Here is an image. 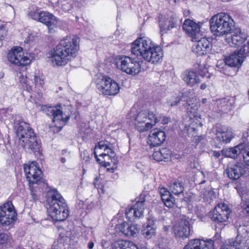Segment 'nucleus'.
<instances>
[{"mask_svg": "<svg viewBox=\"0 0 249 249\" xmlns=\"http://www.w3.org/2000/svg\"><path fill=\"white\" fill-rule=\"evenodd\" d=\"M235 249H249V233L245 231L238 234L234 241H231Z\"/></svg>", "mask_w": 249, "mask_h": 249, "instance_id": "b1692460", "label": "nucleus"}, {"mask_svg": "<svg viewBox=\"0 0 249 249\" xmlns=\"http://www.w3.org/2000/svg\"><path fill=\"white\" fill-rule=\"evenodd\" d=\"M7 57L10 63L18 66H26L31 62L30 58L22 52L20 47L11 50Z\"/></svg>", "mask_w": 249, "mask_h": 249, "instance_id": "4468645a", "label": "nucleus"}, {"mask_svg": "<svg viewBox=\"0 0 249 249\" xmlns=\"http://www.w3.org/2000/svg\"><path fill=\"white\" fill-rule=\"evenodd\" d=\"M159 23L160 33L162 35L174 28H177L180 25L181 21L175 13L170 12L161 18Z\"/></svg>", "mask_w": 249, "mask_h": 249, "instance_id": "f8f14e48", "label": "nucleus"}, {"mask_svg": "<svg viewBox=\"0 0 249 249\" xmlns=\"http://www.w3.org/2000/svg\"><path fill=\"white\" fill-rule=\"evenodd\" d=\"M210 28L216 36L231 34L234 27V21L227 13L221 12L213 16L210 19Z\"/></svg>", "mask_w": 249, "mask_h": 249, "instance_id": "20e7f679", "label": "nucleus"}, {"mask_svg": "<svg viewBox=\"0 0 249 249\" xmlns=\"http://www.w3.org/2000/svg\"><path fill=\"white\" fill-rule=\"evenodd\" d=\"M166 135L163 131L155 128L150 131L147 142L152 146L160 145L165 140Z\"/></svg>", "mask_w": 249, "mask_h": 249, "instance_id": "aec40b11", "label": "nucleus"}, {"mask_svg": "<svg viewBox=\"0 0 249 249\" xmlns=\"http://www.w3.org/2000/svg\"><path fill=\"white\" fill-rule=\"evenodd\" d=\"M171 193L175 195L178 196L184 191V187L181 182L175 181L171 182L168 186Z\"/></svg>", "mask_w": 249, "mask_h": 249, "instance_id": "c9c22d12", "label": "nucleus"}, {"mask_svg": "<svg viewBox=\"0 0 249 249\" xmlns=\"http://www.w3.org/2000/svg\"><path fill=\"white\" fill-rule=\"evenodd\" d=\"M194 42L192 46V51L197 55H205L209 53L212 48V44L205 38H201Z\"/></svg>", "mask_w": 249, "mask_h": 249, "instance_id": "a211bd4d", "label": "nucleus"}, {"mask_svg": "<svg viewBox=\"0 0 249 249\" xmlns=\"http://www.w3.org/2000/svg\"><path fill=\"white\" fill-rule=\"evenodd\" d=\"M131 52L138 59L151 63L160 62L163 55L161 48L155 46L147 37H141L134 41L131 44Z\"/></svg>", "mask_w": 249, "mask_h": 249, "instance_id": "f03ea898", "label": "nucleus"}, {"mask_svg": "<svg viewBox=\"0 0 249 249\" xmlns=\"http://www.w3.org/2000/svg\"><path fill=\"white\" fill-rule=\"evenodd\" d=\"M24 171L29 183L31 195L34 200H37V196L33 190V185L37 184L42 178V172L37 163L33 161L29 164L24 165Z\"/></svg>", "mask_w": 249, "mask_h": 249, "instance_id": "6e6552de", "label": "nucleus"}, {"mask_svg": "<svg viewBox=\"0 0 249 249\" xmlns=\"http://www.w3.org/2000/svg\"><path fill=\"white\" fill-rule=\"evenodd\" d=\"M183 81L189 86L193 87L200 81L197 73L192 70H187L181 75Z\"/></svg>", "mask_w": 249, "mask_h": 249, "instance_id": "a878e982", "label": "nucleus"}, {"mask_svg": "<svg viewBox=\"0 0 249 249\" xmlns=\"http://www.w3.org/2000/svg\"><path fill=\"white\" fill-rule=\"evenodd\" d=\"M173 230L176 238L183 240L190 235V223L186 219H181L174 226Z\"/></svg>", "mask_w": 249, "mask_h": 249, "instance_id": "dca6fc26", "label": "nucleus"}, {"mask_svg": "<svg viewBox=\"0 0 249 249\" xmlns=\"http://www.w3.org/2000/svg\"><path fill=\"white\" fill-rule=\"evenodd\" d=\"M155 220L156 219L154 217L148 218L146 227H152L156 229V226L155 224Z\"/></svg>", "mask_w": 249, "mask_h": 249, "instance_id": "49530a36", "label": "nucleus"}, {"mask_svg": "<svg viewBox=\"0 0 249 249\" xmlns=\"http://www.w3.org/2000/svg\"><path fill=\"white\" fill-rule=\"evenodd\" d=\"M94 243L93 242H89L88 243V247L89 249H92L94 247Z\"/></svg>", "mask_w": 249, "mask_h": 249, "instance_id": "864d4df0", "label": "nucleus"}, {"mask_svg": "<svg viewBox=\"0 0 249 249\" xmlns=\"http://www.w3.org/2000/svg\"><path fill=\"white\" fill-rule=\"evenodd\" d=\"M66 152H67L66 150H63L62 151V154H64L65 153H66Z\"/></svg>", "mask_w": 249, "mask_h": 249, "instance_id": "e2e57ef3", "label": "nucleus"}, {"mask_svg": "<svg viewBox=\"0 0 249 249\" xmlns=\"http://www.w3.org/2000/svg\"><path fill=\"white\" fill-rule=\"evenodd\" d=\"M205 181H202L201 183H204Z\"/></svg>", "mask_w": 249, "mask_h": 249, "instance_id": "69168bd1", "label": "nucleus"}, {"mask_svg": "<svg viewBox=\"0 0 249 249\" xmlns=\"http://www.w3.org/2000/svg\"><path fill=\"white\" fill-rule=\"evenodd\" d=\"M19 81L21 83L25 84H26L27 82V78L24 77V76L23 75H20L19 77Z\"/></svg>", "mask_w": 249, "mask_h": 249, "instance_id": "8fccbe9b", "label": "nucleus"}, {"mask_svg": "<svg viewBox=\"0 0 249 249\" xmlns=\"http://www.w3.org/2000/svg\"><path fill=\"white\" fill-rule=\"evenodd\" d=\"M180 100V94H175L168 99L167 104L169 106L173 107L177 105Z\"/></svg>", "mask_w": 249, "mask_h": 249, "instance_id": "58836bf2", "label": "nucleus"}, {"mask_svg": "<svg viewBox=\"0 0 249 249\" xmlns=\"http://www.w3.org/2000/svg\"><path fill=\"white\" fill-rule=\"evenodd\" d=\"M243 61V56H241L237 52L235 51L225 58V64L231 67H239Z\"/></svg>", "mask_w": 249, "mask_h": 249, "instance_id": "2f4dec72", "label": "nucleus"}, {"mask_svg": "<svg viewBox=\"0 0 249 249\" xmlns=\"http://www.w3.org/2000/svg\"><path fill=\"white\" fill-rule=\"evenodd\" d=\"M5 32L4 30L0 29V46L1 45V41L3 38V35L5 34Z\"/></svg>", "mask_w": 249, "mask_h": 249, "instance_id": "3c124183", "label": "nucleus"}, {"mask_svg": "<svg viewBox=\"0 0 249 249\" xmlns=\"http://www.w3.org/2000/svg\"><path fill=\"white\" fill-rule=\"evenodd\" d=\"M47 212L54 221L65 220L69 215V210L65 199L55 189H51L47 193Z\"/></svg>", "mask_w": 249, "mask_h": 249, "instance_id": "7ed1b4c3", "label": "nucleus"}, {"mask_svg": "<svg viewBox=\"0 0 249 249\" xmlns=\"http://www.w3.org/2000/svg\"><path fill=\"white\" fill-rule=\"evenodd\" d=\"M232 244L231 241H229V244H223L221 247V249H232Z\"/></svg>", "mask_w": 249, "mask_h": 249, "instance_id": "de8ad7c7", "label": "nucleus"}, {"mask_svg": "<svg viewBox=\"0 0 249 249\" xmlns=\"http://www.w3.org/2000/svg\"><path fill=\"white\" fill-rule=\"evenodd\" d=\"M156 229L152 227H146L142 230L143 235L146 238H150L155 233Z\"/></svg>", "mask_w": 249, "mask_h": 249, "instance_id": "ea45409f", "label": "nucleus"}, {"mask_svg": "<svg viewBox=\"0 0 249 249\" xmlns=\"http://www.w3.org/2000/svg\"><path fill=\"white\" fill-rule=\"evenodd\" d=\"M94 154L97 161L105 167L118 164L115 153L107 142H100L95 147Z\"/></svg>", "mask_w": 249, "mask_h": 249, "instance_id": "0eeeda50", "label": "nucleus"}, {"mask_svg": "<svg viewBox=\"0 0 249 249\" xmlns=\"http://www.w3.org/2000/svg\"><path fill=\"white\" fill-rule=\"evenodd\" d=\"M39 21L47 26L50 33L55 32L58 22L57 18L53 14L48 12L42 11Z\"/></svg>", "mask_w": 249, "mask_h": 249, "instance_id": "6ab92c4d", "label": "nucleus"}, {"mask_svg": "<svg viewBox=\"0 0 249 249\" xmlns=\"http://www.w3.org/2000/svg\"><path fill=\"white\" fill-rule=\"evenodd\" d=\"M44 111L48 116L53 117V121L55 126L61 129L69 119V116L64 117V114L60 106L48 107L44 108Z\"/></svg>", "mask_w": 249, "mask_h": 249, "instance_id": "ddd939ff", "label": "nucleus"}, {"mask_svg": "<svg viewBox=\"0 0 249 249\" xmlns=\"http://www.w3.org/2000/svg\"><path fill=\"white\" fill-rule=\"evenodd\" d=\"M183 29L192 38V39H196L198 37L200 32L199 25L190 19L185 20L183 26Z\"/></svg>", "mask_w": 249, "mask_h": 249, "instance_id": "5701e85b", "label": "nucleus"}, {"mask_svg": "<svg viewBox=\"0 0 249 249\" xmlns=\"http://www.w3.org/2000/svg\"><path fill=\"white\" fill-rule=\"evenodd\" d=\"M187 104L188 105V107H187V109L188 112H190L194 114V125L193 124L190 126H189L190 129H193L194 131V135L196 134V131L197 130L198 127H201L202 126V123L200 121V116L198 115L196 110L198 109V106L195 104H190L187 102Z\"/></svg>", "mask_w": 249, "mask_h": 249, "instance_id": "bb28decb", "label": "nucleus"}, {"mask_svg": "<svg viewBox=\"0 0 249 249\" xmlns=\"http://www.w3.org/2000/svg\"><path fill=\"white\" fill-rule=\"evenodd\" d=\"M116 231L121 232L127 236L134 237L139 232V229L137 225L131 224L129 225L126 222H123L117 225Z\"/></svg>", "mask_w": 249, "mask_h": 249, "instance_id": "4be33fe9", "label": "nucleus"}, {"mask_svg": "<svg viewBox=\"0 0 249 249\" xmlns=\"http://www.w3.org/2000/svg\"><path fill=\"white\" fill-rule=\"evenodd\" d=\"M11 109L9 108H2L0 110V115H6V114L8 113L9 112H11Z\"/></svg>", "mask_w": 249, "mask_h": 249, "instance_id": "09e8293b", "label": "nucleus"}, {"mask_svg": "<svg viewBox=\"0 0 249 249\" xmlns=\"http://www.w3.org/2000/svg\"><path fill=\"white\" fill-rule=\"evenodd\" d=\"M60 161L62 163H64L66 161V159L65 158H61Z\"/></svg>", "mask_w": 249, "mask_h": 249, "instance_id": "13d9d810", "label": "nucleus"}, {"mask_svg": "<svg viewBox=\"0 0 249 249\" xmlns=\"http://www.w3.org/2000/svg\"><path fill=\"white\" fill-rule=\"evenodd\" d=\"M16 216V212L11 202H7L0 207V224L3 227L11 226Z\"/></svg>", "mask_w": 249, "mask_h": 249, "instance_id": "9b49d317", "label": "nucleus"}, {"mask_svg": "<svg viewBox=\"0 0 249 249\" xmlns=\"http://www.w3.org/2000/svg\"><path fill=\"white\" fill-rule=\"evenodd\" d=\"M228 177L232 179H238L245 172V166L242 163H237L228 167L226 169Z\"/></svg>", "mask_w": 249, "mask_h": 249, "instance_id": "393cba45", "label": "nucleus"}, {"mask_svg": "<svg viewBox=\"0 0 249 249\" xmlns=\"http://www.w3.org/2000/svg\"><path fill=\"white\" fill-rule=\"evenodd\" d=\"M163 229L165 231H168L170 229V226H164Z\"/></svg>", "mask_w": 249, "mask_h": 249, "instance_id": "4d7b16f0", "label": "nucleus"}, {"mask_svg": "<svg viewBox=\"0 0 249 249\" xmlns=\"http://www.w3.org/2000/svg\"><path fill=\"white\" fill-rule=\"evenodd\" d=\"M244 210L246 212L249 213V201H247L246 202L245 207H244Z\"/></svg>", "mask_w": 249, "mask_h": 249, "instance_id": "603ef678", "label": "nucleus"}, {"mask_svg": "<svg viewBox=\"0 0 249 249\" xmlns=\"http://www.w3.org/2000/svg\"><path fill=\"white\" fill-rule=\"evenodd\" d=\"M237 53L241 56H243V59H244L248 54H249V42H247L245 44Z\"/></svg>", "mask_w": 249, "mask_h": 249, "instance_id": "a19ab883", "label": "nucleus"}, {"mask_svg": "<svg viewBox=\"0 0 249 249\" xmlns=\"http://www.w3.org/2000/svg\"><path fill=\"white\" fill-rule=\"evenodd\" d=\"M11 237L10 234L4 232L0 230V249L10 242Z\"/></svg>", "mask_w": 249, "mask_h": 249, "instance_id": "4c0bfd02", "label": "nucleus"}, {"mask_svg": "<svg viewBox=\"0 0 249 249\" xmlns=\"http://www.w3.org/2000/svg\"><path fill=\"white\" fill-rule=\"evenodd\" d=\"M79 49V38L73 36H67L51 51L49 57L53 65L63 66L77 56Z\"/></svg>", "mask_w": 249, "mask_h": 249, "instance_id": "f257e3e1", "label": "nucleus"}, {"mask_svg": "<svg viewBox=\"0 0 249 249\" xmlns=\"http://www.w3.org/2000/svg\"><path fill=\"white\" fill-rule=\"evenodd\" d=\"M112 167L111 168H107V170H108L109 171H110V172H113L114 171V169L115 168H116L117 167V165L116 166H113V165H112Z\"/></svg>", "mask_w": 249, "mask_h": 249, "instance_id": "5fc2aeb1", "label": "nucleus"}, {"mask_svg": "<svg viewBox=\"0 0 249 249\" xmlns=\"http://www.w3.org/2000/svg\"><path fill=\"white\" fill-rule=\"evenodd\" d=\"M231 212L227 205L225 203H220L217 204L210 213L209 217L215 222H223L228 219Z\"/></svg>", "mask_w": 249, "mask_h": 249, "instance_id": "2eb2a0df", "label": "nucleus"}, {"mask_svg": "<svg viewBox=\"0 0 249 249\" xmlns=\"http://www.w3.org/2000/svg\"><path fill=\"white\" fill-rule=\"evenodd\" d=\"M21 146L25 149L31 150L33 152L39 150L40 143L37 141L33 129L24 122L20 123L17 130Z\"/></svg>", "mask_w": 249, "mask_h": 249, "instance_id": "39448f33", "label": "nucleus"}, {"mask_svg": "<svg viewBox=\"0 0 249 249\" xmlns=\"http://www.w3.org/2000/svg\"><path fill=\"white\" fill-rule=\"evenodd\" d=\"M96 87L103 95L114 96L120 91L119 84L107 76H101L96 80Z\"/></svg>", "mask_w": 249, "mask_h": 249, "instance_id": "9d476101", "label": "nucleus"}, {"mask_svg": "<svg viewBox=\"0 0 249 249\" xmlns=\"http://www.w3.org/2000/svg\"><path fill=\"white\" fill-rule=\"evenodd\" d=\"M214 155L216 157H218L220 156V154L219 153L216 152L214 154Z\"/></svg>", "mask_w": 249, "mask_h": 249, "instance_id": "052dcab7", "label": "nucleus"}, {"mask_svg": "<svg viewBox=\"0 0 249 249\" xmlns=\"http://www.w3.org/2000/svg\"><path fill=\"white\" fill-rule=\"evenodd\" d=\"M201 173L202 174V175L203 176H204V177H205L204 173V172H203V171H202V172H201Z\"/></svg>", "mask_w": 249, "mask_h": 249, "instance_id": "0e129e2a", "label": "nucleus"}, {"mask_svg": "<svg viewBox=\"0 0 249 249\" xmlns=\"http://www.w3.org/2000/svg\"><path fill=\"white\" fill-rule=\"evenodd\" d=\"M183 249H213V242L194 239L190 240Z\"/></svg>", "mask_w": 249, "mask_h": 249, "instance_id": "412c9836", "label": "nucleus"}, {"mask_svg": "<svg viewBox=\"0 0 249 249\" xmlns=\"http://www.w3.org/2000/svg\"><path fill=\"white\" fill-rule=\"evenodd\" d=\"M144 200H138L135 204L128 208L125 211L126 218L130 221H134L143 216Z\"/></svg>", "mask_w": 249, "mask_h": 249, "instance_id": "f3484780", "label": "nucleus"}, {"mask_svg": "<svg viewBox=\"0 0 249 249\" xmlns=\"http://www.w3.org/2000/svg\"><path fill=\"white\" fill-rule=\"evenodd\" d=\"M216 136L217 140L220 142L227 143L234 137V134L231 129H219L216 131Z\"/></svg>", "mask_w": 249, "mask_h": 249, "instance_id": "c85d7f7f", "label": "nucleus"}, {"mask_svg": "<svg viewBox=\"0 0 249 249\" xmlns=\"http://www.w3.org/2000/svg\"><path fill=\"white\" fill-rule=\"evenodd\" d=\"M160 193L165 205L169 208L173 207L175 205V200L171 196V191L163 187H160Z\"/></svg>", "mask_w": 249, "mask_h": 249, "instance_id": "c756f323", "label": "nucleus"}, {"mask_svg": "<svg viewBox=\"0 0 249 249\" xmlns=\"http://www.w3.org/2000/svg\"><path fill=\"white\" fill-rule=\"evenodd\" d=\"M117 68L128 74L135 75L141 71L139 62L126 55L119 56L116 58Z\"/></svg>", "mask_w": 249, "mask_h": 249, "instance_id": "1a4fd4ad", "label": "nucleus"}, {"mask_svg": "<svg viewBox=\"0 0 249 249\" xmlns=\"http://www.w3.org/2000/svg\"><path fill=\"white\" fill-rule=\"evenodd\" d=\"M200 76L203 77L210 78L211 74L208 72L207 68L204 66V68L201 69L200 68V71H199Z\"/></svg>", "mask_w": 249, "mask_h": 249, "instance_id": "c03bdc74", "label": "nucleus"}, {"mask_svg": "<svg viewBox=\"0 0 249 249\" xmlns=\"http://www.w3.org/2000/svg\"><path fill=\"white\" fill-rule=\"evenodd\" d=\"M135 108L132 107L131 109L130 115L135 121V126L139 131H147L158 122L155 115L148 109L138 110L135 113Z\"/></svg>", "mask_w": 249, "mask_h": 249, "instance_id": "423d86ee", "label": "nucleus"}, {"mask_svg": "<svg viewBox=\"0 0 249 249\" xmlns=\"http://www.w3.org/2000/svg\"><path fill=\"white\" fill-rule=\"evenodd\" d=\"M242 153L244 162L247 165H249V151L246 150L245 148Z\"/></svg>", "mask_w": 249, "mask_h": 249, "instance_id": "a18cd8bd", "label": "nucleus"}, {"mask_svg": "<svg viewBox=\"0 0 249 249\" xmlns=\"http://www.w3.org/2000/svg\"><path fill=\"white\" fill-rule=\"evenodd\" d=\"M245 148V144L240 143L234 147L224 149L221 151V153L225 157L234 159L243 152Z\"/></svg>", "mask_w": 249, "mask_h": 249, "instance_id": "cd10ccee", "label": "nucleus"}, {"mask_svg": "<svg viewBox=\"0 0 249 249\" xmlns=\"http://www.w3.org/2000/svg\"><path fill=\"white\" fill-rule=\"evenodd\" d=\"M247 38L246 34L241 32L240 29L236 30L233 35L231 36V41L229 43L231 45L237 46L241 45Z\"/></svg>", "mask_w": 249, "mask_h": 249, "instance_id": "7c9ffc66", "label": "nucleus"}, {"mask_svg": "<svg viewBox=\"0 0 249 249\" xmlns=\"http://www.w3.org/2000/svg\"><path fill=\"white\" fill-rule=\"evenodd\" d=\"M216 104L218 108L222 111L230 109V107L233 103V100L231 97H226L216 100Z\"/></svg>", "mask_w": 249, "mask_h": 249, "instance_id": "72a5a7b5", "label": "nucleus"}, {"mask_svg": "<svg viewBox=\"0 0 249 249\" xmlns=\"http://www.w3.org/2000/svg\"><path fill=\"white\" fill-rule=\"evenodd\" d=\"M41 12H39L38 10L36 8H33V10H31L29 12V16L33 19L39 21L41 17Z\"/></svg>", "mask_w": 249, "mask_h": 249, "instance_id": "79ce46f5", "label": "nucleus"}, {"mask_svg": "<svg viewBox=\"0 0 249 249\" xmlns=\"http://www.w3.org/2000/svg\"><path fill=\"white\" fill-rule=\"evenodd\" d=\"M160 248H164V246L162 245H160Z\"/></svg>", "mask_w": 249, "mask_h": 249, "instance_id": "680f3d73", "label": "nucleus"}, {"mask_svg": "<svg viewBox=\"0 0 249 249\" xmlns=\"http://www.w3.org/2000/svg\"><path fill=\"white\" fill-rule=\"evenodd\" d=\"M99 180V178L96 177L95 178V180L94 181V186L96 188H97L98 189V191L99 193L104 194V193H105V191L104 189L103 186L98 183Z\"/></svg>", "mask_w": 249, "mask_h": 249, "instance_id": "37998d69", "label": "nucleus"}, {"mask_svg": "<svg viewBox=\"0 0 249 249\" xmlns=\"http://www.w3.org/2000/svg\"><path fill=\"white\" fill-rule=\"evenodd\" d=\"M207 99L206 98H204L202 99V103L203 104H205L207 103Z\"/></svg>", "mask_w": 249, "mask_h": 249, "instance_id": "bf43d9fd", "label": "nucleus"}, {"mask_svg": "<svg viewBox=\"0 0 249 249\" xmlns=\"http://www.w3.org/2000/svg\"><path fill=\"white\" fill-rule=\"evenodd\" d=\"M171 151L166 148H162L159 151H155L153 154V159L158 161H165L171 156Z\"/></svg>", "mask_w": 249, "mask_h": 249, "instance_id": "473e14b6", "label": "nucleus"}, {"mask_svg": "<svg viewBox=\"0 0 249 249\" xmlns=\"http://www.w3.org/2000/svg\"><path fill=\"white\" fill-rule=\"evenodd\" d=\"M207 87V85L205 83H202L200 85V89H205Z\"/></svg>", "mask_w": 249, "mask_h": 249, "instance_id": "6e6d98bb", "label": "nucleus"}, {"mask_svg": "<svg viewBox=\"0 0 249 249\" xmlns=\"http://www.w3.org/2000/svg\"><path fill=\"white\" fill-rule=\"evenodd\" d=\"M34 84L35 87L38 90L43 88L44 85V77L43 75L39 73H35L34 75Z\"/></svg>", "mask_w": 249, "mask_h": 249, "instance_id": "e433bc0d", "label": "nucleus"}, {"mask_svg": "<svg viewBox=\"0 0 249 249\" xmlns=\"http://www.w3.org/2000/svg\"><path fill=\"white\" fill-rule=\"evenodd\" d=\"M115 249H138L136 245L127 240H119L114 244Z\"/></svg>", "mask_w": 249, "mask_h": 249, "instance_id": "f704fd0d", "label": "nucleus"}]
</instances>
